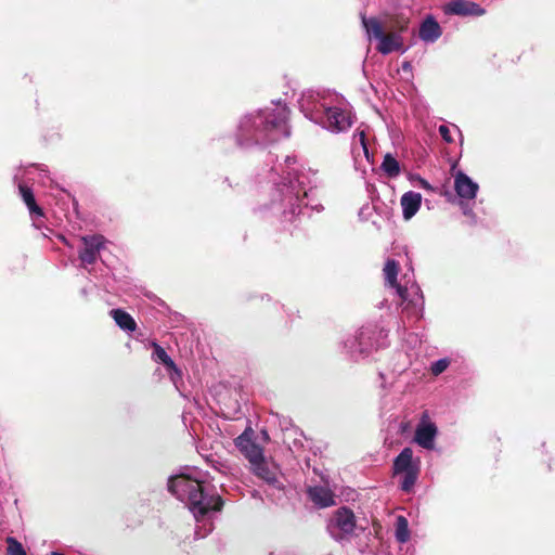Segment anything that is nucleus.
<instances>
[{
    "mask_svg": "<svg viewBox=\"0 0 555 555\" xmlns=\"http://www.w3.org/2000/svg\"><path fill=\"white\" fill-rule=\"evenodd\" d=\"M271 190L270 208L283 222H293L301 211L305 198L318 186V171L298 164L295 156H286L284 163L269 171Z\"/></svg>",
    "mask_w": 555,
    "mask_h": 555,
    "instance_id": "obj_1",
    "label": "nucleus"
},
{
    "mask_svg": "<svg viewBox=\"0 0 555 555\" xmlns=\"http://www.w3.org/2000/svg\"><path fill=\"white\" fill-rule=\"evenodd\" d=\"M208 474L196 467H188L168 480V490L189 506L197 527V539L205 538L212 531L211 516L220 512L223 501L218 493L210 491L207 485Z\"/></svg>",
    "mask_w": 555,
    "mask_h": 555,
    "instance_id": "obj_2",
    "label": "nucleus"
},
{
    "mask_svg": "<svg viewBox=\"0 0 555 555\" xmlns=\"http://www.w3.org/2000/svg\"><path fill=\"white\" fill-rule=\"evenodd\" d=\"M289 111L284 103L243 115L235 130V142L242 149L267 146L289 135Z\"/></svg>",
    "mask_w": 555,
    "mask_h": 555,
    "instance_id": "obj_3",
    "label": "nucleus"
},
{
    "mask_svg": "<svg viewBox=\"0 0 555 555\" xmlns=\"http://www.w3.org/2000/svg\"><path fill=\"white\" fill-rule=\"evenodd\" d=\"M398 262L393 259H388L384 267L386 285L395 289L406 317L418 320L422 318L424 310L421 288L415 283L413 274H404L398 281Z\"/></svg>",
    "mask_w": 555,
    "mask_h": 555,
    "instance_id": "obj_4",
    "label": "nucleus"
},
{
    "mask_svg": "<svg viewBox=\"0 0 555 555\" xmlns=\"http://www.w3.org/2000/svg\"><path fill=\"white\" fill-rule=\"evenodd\" d=\"M387 335V331L369 324L347 336L343 341V348L346 354L358 361L369 357L373 350L384 347Z\"/></svg>",
    "mask_w": 555,
    "mask_h": 555,
    "instance_id": "obj_5",
    "label": "nucleus"
},
{
    "mask_svg": "<svg viewBox=\"0 0 555 555\" xmlns=\"http://www.w3.org/2000/svg\"><path fill=\"white\" fill-rule=\"evenodd\" d=\"M362 25L370 40L375 39L378 41L377 51L384 55L389 54L393 51H402L403 38L401 33L405 31L408 27V21L399 22L396 26L397 31L386 34L382 23L376 17L361 16Z\"/></svg>",
    "mask_w": 555,
    "mask_h": 555,
    "instance_id": "obj_6",
    "label": "nucleus"
},
{
    "mask_svg": "<svg viewBox=\"0 0 555 555\" xmlns=\"http://www.w3.org/2000/svg\"><path fill=\"white\" fill-rule=\"evenodd\" d=\"M357 528L356 515L353 511L347 506L335 509L326 525L330 537L338 543L349 542L356 534Z\"/></svg>",
    "mask_w": 555,
    "mask_h": 555,
    "instance_id": "obj_7",
    "label": "nucleus"
},
{
    "mask_svg": "<svg viewBox=\"0 0 555 555\" xmlns=\"http://www.w3.org/2000/svg\"><path fill=\"white\" fill-rule=\"evenodd\" d=\"M421 461L414 459L413 450L404 448L393 460V474L401 475V489L404 492H410L420 475Z\"/></svg>",
    "mask_w": 555,
    "mask_h": 555,
    "instance_id": "obj_8",
    "label": "nucleus"
},
{
    "mask_svg": "<svg viewBox=\"0 0 555 555\" xmlns=\"http://www.w3.org/2000/svg\"><path fill=\"white\" fill-rule=\"evenodd\" d=\"M334 96L328 93L307 91L302 93L299 100V107L308 119L320 125L324 119L330 103L334 102Z\"/></svg>",
    "mask_w": 555,
    "mask_h": 555,
    "instance_id": "obj_9",
    "label": "nucleus"
},
{
    "mask_svg": "<svg viewBox=\"0 0 555 555\" xmlns=\"http://www.w3.org/2000/svg\"><path fill=\"white\" fill-rule=\"evenodd\" d=\"M250 470L256 477L267 485V492L269 496H274L275 492H283V476L276 464L267 461L264 457L251 465Z\"/></svg>",
    "mask_w": 555,
    "mask_h": 555,
    "instance_id": "obj_10",
    "label": "nucleus"
},
{
    "mask_svg": "<svg viewBox=\"0 0 555 555\" xmlns=\"http://www.w3.org/2000/svg\"><path fill=\"white\" fill-rule=\"evenodd\" d=\"M453 178L454 190L459 197V205L463 214L468 217H474L473 207L469 203L473 202L477 196L479 191L478 183L461 170L456 171L453 175Z\"/></svg>",
    "mask_w": 555,
    "mask_h": 555,
    "instance_id": "obj_11",
    "label": "nucleus"
},
{
    "mask_svg": "<svg viewBox=\"0 0 555 555\" xmlns=\"http://www.w3.org/2000/svg\"><path fill=\"white\" fill-rule=\"evenodd\" d=\"M352 124L353 116L350 109H348L346 105L340 104V102L337 104L331 102L320 126L331 132L339 133L347 131Z\"/></svg>",
    "mask_w": 555,
    "mask_h": 555,
    "instance_id": "obj_12",
    "label": "nucleus"
},
{
    "mask_svg": "<svg viewBox=\"0 0 555 555\" xmlns=\"http://www.w3.org/2000/svg\"><path fill=\"white\" fill-rule=\"evenodd\" d=\"M234 442L250 466L264 459L263 449L254 440V431L250 428L241 434Z\"/></svg>",
    "mask_w": 555,
    "mask_h": 555,
    "instance_id": "obj_13",
    "label": "nucleus"
},
{
    "mask_svg": "<svg viewBox=\"0 0 555 555\" xmlns=\"http://www.w3.org/2000/svg\"><path fill=\"white\" fill-rule=\"evenodd\" d=\"M83 247L79 250V259L83 266L93 264L104 248L106 240L103 235H86L81 237Z\"/></svg>",
    "mask_w": 555,
    "mask_h": 555,
    "instance_id": "obj_14",
    "label": "nucleus"
},
{
    "mask_svg": "<svg viewBox=\"0 0 555 555\" xmlns=\"http://www.w3.org/2000/svg\"><path fill=\"white\" fill-rule=\"evenodd\" d=\"M14 181L17 184L18 193L28 208L31 219L35 221L37 218L43 217V210L37 205L31 186L27 184V181L20 177L18 173L14 175Z\"/></svg>",
    "mask_w": 555,
    "mask_h": 555,
    "instance_id": "obj_15",
    "label": "nucleus"
},
{
    "mask_svg": "<svg viewBox=\"0 0 555 555\" xmlns=\"http://www.w3.org/2000/svg\"><path fill=\"white\" fill-rule=\"evenodd\" d=\"M444 13L459 16H482L486 10L469 0H452L446 4Z\"/></svg>",
    "mask_w": 555,
    "mask_h": 555,
    "instance_id": "obj_16",
    "label": "nucleus"
},
{
    "mask_svg": "<svg viewBox=\"0 0 555 555\" xmlns=\"http://www.w3.org/2000/svg\"><path fill=\"white\" fill-rule=\"evenodd\" d=\"M437 431L434 423L422 420L415 429L414 441L426 450H433Z\"/></svg>",
    "mask_w": 555,
    "mask_h": 555,
    "instance_id": "obj_17",
    "label": "nucleus"
},
{
    "mask_svg": "<svg viewBox=\"0 0 555 555\" xmlns=\"http://www.w3.org/2000/svg\"><path fill=\"white\" fill-rule=\"evenodd\" d=\"M442 35V28L433 15H427L420 25L418 37L425 43H435Z\"/></svg>",
    "mask_w": 555,
    "mask_h": 555,
    "instance_id": "obj_18",
    "label": "nucleus"
},
{
    "mask_svg": "<svg viewBox=\"0 0 555 555\" xmlns=\"http://www.w3.org/2000/svg\"><path fill=\"white\" fill-rule=\"evenodd\" d=\"M402 208V216L404 220L412 219L420 210L422 205V195L418 192L409 191L405 192L400 199Z\"/></svg>",
    "mask_w": 555,
    "mask_h": 555,
    "instance_id": "obj_19",
    "label": "nucleus"
},
{
    "mask_svg": "<svg viewBox=\"0 0 555 555\" xmlns=\"http://www.w3.org/2000/svg\"><path fill=\"white\" fill-rule=\"evenodd\" d=\"M153 359L157 362L163 363L169 370L170 379L173 382L175 385H177V380L181 378V371L177 367L172 359L169 357V354L162 346L155 343L153 344Z\"/></svg>",
    "mask_w": 555,
    "mask_h": 555,
    "instance_id": "obj_20",
    "label": "nucleus"
},
{
    "mask_svg": "<svg viewBox=\"0 0 555 555\" xmlns=\"http://www.w3.org/2000/svg\"><path fill=\"white\" fill-rule=\"evenodd\" d=\"M308 495L310 500L321 508L332 506L335 503L332 491L323 486L310 487Z\"/></svg>",
    "mask_w": 555,
    "mask_h": 555,
    "instance_id": "obj_21",
    "label": "nucleus"
},
{
    "mask_svg": "<svg viewBox=\"0 0 555 555\" xmlns=\"http://www.w3.org/2000/svg\"><path fill=\"white\" fill-rule=\"evenodd\" d=\"M16 173L23 177L30 186L36 181L44 184V178H48L47 170L42 166L35 164L29 165L25 169H20Z\"/></svg>",
    "mask_w": 555,
    "mask_h": 555,
    "instance_id": "obj_22",
    "label": "nucleus"
},
{
    "mask_svg": "<svg viewBox=\"0 0 555 555\" xmlns=\"http://www.w3.org/2000/svg\"><path fill=\"white\" fill-rule=\"evenodd\" d=\"M111 317L115 323L125 332L132 333L137 328L134 319L122 309H112L109 311Z\"/></svg>",
    "mask_w": 555,
    "mask_h": 555,
    "instance_id": "obj_23",
    "label": "nucleus"
},
{
    "mask_svg": "<svg viewBox=\"0 0 555 555\" xmlns=\"http://www.w3.org/2000/svg\"><path fill=\"white\" fill-rule=\"evenodd\" d=\"M380 169L390 179L397 178L401 172L399 162L389 153L384 156Z\"/></svg>",
    "mask_w": 555,
    "mask_h": 555,
    "instance_id": "obj_24",
    "label": "nucleus"
},
{
    "mask_svg": "<svg viewBox=\"0 0 555 555\" xmlns=\"http://www.w3.org/2000/svg\"><path fill=\"white\" fill-rule=\"evenodd\" d=\"M395 537L400 543H405L410 539L409 522L404 516H398L396 518Z\"/></svg>",
    "mask_w": 555,
    "mask_h": 555,
    "instance_id": "obj_25",
    "label": "nucleus"
},
{
    "mask_svg": "<svg viewBox=\"0 0 555 555\" xmlns=\"http://www.w3.org/2000/svg\"><path fill=\"white\" fill-rule=\"evenodd\" d=\"M353 151L356 152L358 150V146L362 150L364 156L366 157L367 162H370V153L365 140V133L363 130H358L353 135Z\"/></svg>",
    "mask_w": 555,
    "mask_h": 555,
    "instance_id": "obj_26",
    "label": "nucleus"
},
{
    "mask_svg": "<svg viewBox=\"0 0 555 555\" xmlns=\"http://www.w3.org/2000/svg\"><path fill=\"white\" fill-rule=\"evenodd\" d=\"M8 543V555H26L25 550L23 545L14 538L8 537L7 538Z\"/></svg>",
    "mask_w": 555,
    "mask_h": 555,
    "instance_id": "obj_27",
    "label": "nucleus"
},
{
    "mask_svg": "<svg viewBox=\"0 0 555 555\" xmlns=\"http://www.w3.org/2000/svg\"><path fill=\"white\" fill-rule=\"evenodd\" d=\"M449 365H450V360L448 358L439 359L431 363V366H430L431 374L435 376H438L441 373H443L448 369Z\"/></svg>",
    "mask_w": 555,
    "mask_h": 555,
    "instance_id": "obj_28",
    "label": "nucleus"
},
{
    "mask_svg": "<svg viewBox=\"0 0 555 555\" xmlns=\"http://www.w3.org/2000/svg\"><path fill=\"white\" fill-rule=\"evenodd\" d=\"M438 131L447 143L453 142V138L451 137L450 133V128L447 125H440Z\"/></svg>",
    "mask_w": 555,
    "mask_h": 555,
    "instance_id": "obj_29",
    "label": "nucleus"
},
{
    "mask_svg": "<svg viewBox=\"0 0 555 555\" xmlns=\"http://www.w3.org/2000/svg\"><path fill=\"white\" fill-rule=\"evenodd\" d=\"M411 68H412V66H411V64L409 62H403L402 70L409 72V70H411Z\"/></svg>",
    "mask_w": 555,
    "mask_h": 555,
    "instance_id": "obj_30",
    "label": "nucleus"
},
{
    "mask_svg": "<svg viewBox=\"0 0 555 555\" xmlns=\"http://www.w3.org/2000/svg\"><path fill=\"white\" fill-rule=\"evenodd\" d=\"M421 182H422V185H423L424 188H428V186H429V184H428V182H427L426 180L421 179Z\"/></svg>",
    "mask_w": 555,
    "mask_h": 555,
    "instance_id": "obj_31",
    "label": "nucleus"
},
{
    "mask_svg": "<svg viewBox=\"0 0 555 555\" xmlns=\"http://www.w3.org/2000/svg\"><path fill=\"white\" fill-rule=\"evenodd\" d=\"M61 240H62V242H63L64 244H66L67 246H72V245L67 242V240H66L64 236H61Z\"/></svg>",
    "mask_w": 555,
    "mask_h": 555,
    "instance_id": "obj_32",
    "label": "nucleus"
},
{
    "mask_svg": "<svg viewBox=\"0 0 555 555\" xmlns=\"http://www.w3.org/2000/svg\"><path fill=\"white\" fill-rule=\"evenodd\" d=\"M52 555H64V554L59 553V552H52Z\"/></svg>",
    "mask_w": 555,
    "mask_h": 555,
    "instance_id": "obj_33",
    "label": "nucleus"
},
{
    "mask_svg": "<svg viewBox=\"0 0 555 555\" xmlns=\"http://www.w3.org/2000/svg\"><path fill=\"white\" fill-rule=\"evenodd\" d=\"M253 496H255V498H256V496H258V492H257V491H255V492L253 493Z\"/></svg>",
    "mask_w": 555,
    "mask_h": 555,
    "instance_id": "obj_34",
    "label": "nucleus"
}]
</instances>
